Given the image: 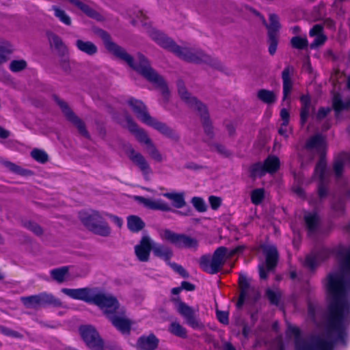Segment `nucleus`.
<instances>
[{
	"label": "nucleus",
	"instance_id": "nucleus-32",
	"mask_svg": "<svg viewBox=\"0 0 350 350\" xmlns=\"http://www.w3.org/2000/svg\"><path fill=\"white\" fill-rule=\"evenodd\" d=\"M76 46L79 51L88 55H94L98 51L97 46L90 41L79 39L76 41Z\"/></svg>",
	"mask_w": 350,
	"mask_h": 350
},
{
	"label": "nucleus",
	"instance_id": "nucleus-14",
	"mask_svg": "<svg viewBox=\"0 0 350 350\" xmlns=\"http://www.w3.org/2000/svg\"><path fill=\"white\" fill-rule=\"evenodd\" d=\"M124 152L132 163L137 167L143 174L152 173L149 162L141 152L135 150L131 146H126Z\"/></svg>",
	"mask_w": 350,
	"mask_h": 350
},
{
	"label": "nucleus",
	"instance_id": "nucleus-30",
	"mask_svg": "<svg viewBox=\"0 0 350 350\" xmlns=\"http://www.w3.org/2000/svg\"><path fill=\"white\" fill-rule=\"evenodd\" d=\"M69 267H62L51 271V275L58 283H62L71 280Z\"/></svg>",
	"mask_w": 350,
	"mask_h": 350
},
{
	"label": "nucleus",
	"instance_id": "nucleus-38",
	"mask_svg": "<svg viewBox=\"0 0 350 350\" xmlns=\"http://www.w3.org/2000/svg\"><path fill=\"white\" fill-rule=\"evenodd\" d=\"M264 23L267 25L268 29V35L272 33L273 35H277V32L280 28L278 16L274 14H269V24L267 25L264 19Z\"/></svg>",
	"mask_w": 350,
	"mask_h": 350
},
{
	"label": "nucleus",
	"instance_id": "nucleus-62",
	"mask_svg": "<svg viewBox=\"0 0 350 350\" xmlns=\"http://www.w3.org/2000/svg\"><path fill=\"white\" fill-rule=\"evenodd\" d=\"M185 167L191 170H199L202 169V166L192 162L187 163L185 165Z\"/></svg>",
	"mask_w": 350,
	"mask_h": 350
},
{
	"label": "nucleus",
	"instance_id": "nucleus-3",
	"mask_svg": "<svg viewBox=\"0 0 350 350\" xmlns=\"http://www.w3.org/2000/svg\"><path fill=\"white\" fill-rule=\"evenodd\" d=\"M149 35L162 48L174 53L185 61L193 63L204 62L219 70L224 68L221 62L217 59L208 56L200 50L187 47L181 48L171 38L156 29H152Z\"/></svg>",
	"mask_w": 350,
	"mask_h": 350
},
{
	"label": "nucleus",
	"instance_id": "nucleus-11",
	"mask_svg": "<svg viewBox=\"0 0 350 350\" xmlns=\"http://www.w3.org/2000/svg\"><path fill=\"white\" fill-rule=\"evenodd\" d=\"M178 94L189 107L198 110L201 117L206 120L208 118V113L206 107L200 103L195 97H193L187 92L185 84L183 81L178 82Z\"/></svg>",
	"mask_w": 350,
	"mask_h": 350
},
{
	"label": "nucleus",
	"instance_id": "nucleus-6",
	"mask_svg": "<svg viewBox=\"0 0 350 350\" xmlns=\"http://www.w3.org/2000/svg\"><path fill=\"white\" fill-rule=\"evenodd\" d=\"M79 219L93 233L105 237L111 234V230L109 226L104 221L99 212L94 210L81 211L79 213Z\"/></svg>",
	"mask_w": 350,
	"mask_h": 350
},
{
	"label": "nucleus",
	"instance_id": "nucleus-57",
	"mask_svg": "<svg viewBox=\"0 0 350 350\" xmlns=\"http://www.w3.org/2000/svg\"><path fill=\"white\" fill-rule=\"evenodd\" d=\"M290 131L291 129L288 127V124H284V123H282L278 130V133L280 135L284 137L285 138H287Z\"/></svg>",
	"mask_w": 350,
	"mask_h": 350
},
{
	"label": "nucleus",
	"instance_id": "nucleus-40",
	"mask_svg": "<svg viewBox=\"0 0 350 350\" xmlns=\"http://www.w3.org/2000/svg\"><path fill=\"white\" fill-rule=\"evenodd\" d=\"M169 331L174 335L181 338H185L187 336L186 329L183 327L179 323L176 321L172 322L170 324Z\"/></svg>",
	"mask_w": 350,
	"mask_h": 350
},
{
	"label": "nucleus",
	"instance_id": "nucleus-21",
	"mask_svg": "<svg viewBox=\"0 0 350 350\" xmlns=\"http://www.w3.org/2000/svg\"><path fill=\"white\" fill-rule=\"evenodd\" d=\"M109 319L112 324L121 332L129 333L131 329V322L123 314L115 313L113 315H109Z\"/></svg>",
	"mask_w": 350,
	"mask_h": 350
},
{
	"label": "nucleus",
	"instance_id": "nucleus-26",
	"mask_svg": "<svg viewBox=\"0 0 350 350\" xmlns=\"http://www.w3.org/2000/svg\"><path fill=\"white\" fill-rule=\"evenodd\" d=\"M350 164V153H342L335 159L334 164V171L336 176L339 177L342 175L343 169Z\"/></svg>",
	"mask_w": 350,
	"mask_h": 350
},
{
	"label": "nucleus",
	"instance_id": "nucleus-31",
	"mask_svg": "<svg viewBox=\"0 0 350 350\" xmlns=\"http://www.w3.org/2000/svg\"><path fill=\"white\" fill-rule=\"evenodd\" d=\"M329 256V252L327 250H322L318 255L308 256L306 258L305 264L310 269L314 268L321 261L324 260Z\"/></svg>",
	"mask_w": 350,
	"mask_h": 350
},
{
	"label": "nucleus",
	"instance_id": "nucleus-39",
	"mask_svg": "<svg viewBox=\"0 0 350 350\" xmlns=\"http://www.w3.org/2000/svg\"><path fill=\"white\" fill-rule=\"evenodd\" d=\"M52 10L54 12L55 16L57 18L60 22L68 26L71 25V18L64 10L57 5H53L52 6Z\"/></svg>",
	"mask_w": 350,
	"mask_h": 350
},
{
	"label": "nucleus",
	"instance_id": "nucleus-53",
	"mask_svg": "<svg viewBox=\"0 0 350 350\" xmlns=\"http://www.w3.org/2000/svg\"><path fill=\"white\" fill-rule=\"evenodd\" d=\"M25 226L37 235H40L42 233L41 227L37 224L28 221L25 224Z\"/></svg>",
	"mask_w": 350,
	"mask_h": 350
},
{
	"label": "nucleus",
	"instance_id": "nucleus-54",
	"mask_svg": "<svg viewBox=\"0 0 350 350\" xmlns=\"http://www.w3.org/2000/svg\"><path fill=\"white\" fill-rule=\"evenodd\" d=\"M168 265L172 268L174 271L179 273L183 278H187L189 276L188 273L181 265L175 262H169Z\"/></svg>",
	"mask_w": 350,
	"mask_h": 350
},
{
	"label": "nucleus",
	"instance_id": "nucleus-34",
	"mask_svg": "<svg viewBox=\"0 0 350 350\" xmlns=\"http://www.w3.org/2000/svg\"><path fill=\"white\" fill-rule=\"evenodd\" d=\"M127 226L131 232H138L144 228L145 223L138 216L130 215L127 217Z\"/></svg>",
	"mask_w": 350,
	"mask_h": 350
},
{
	"label": "nucleus",
	"instance_id": "nucleus-17",
	"mask_svg": "<svg viewBox=\"0 0 350 350\" xmlns=\"http://www.w3.org/2000/svg\"><path fill=\"white\" fill-rule=\"evenodd\" d=\"M125 126L130 132L133 133L137 142L141 144L144 145L145 147L153 142L147 132L144 129L139 127L138 125L131 118L126 119Z\"/></svg>",
	"mask_w": 350,
	"mask_h": 350
},
{
	"label": "nucleus",
	"instance_id": "nucleus-15",
	"mask_svg": "<svg viewBox=\"0 0 350 350\" xmlns=\"http://www.w3.org/2000/svg\"><path fill=\"white\" fill-rule=\"evenodd\" d=\"M280 167V160L277 157L269 156L264 163H256L252 166L251 173L254 177L261 176L266 172L273 173L276 172Z\"/></svg>",
	"mask_w": 350,
	"mask_h": 350
},
{
	"label": "nucleus",
	"instance_id": "nucleus-56",
	"mask_svg": "<svg viewBox=\"0 0 350 350\" xmlns=\"http://www.w3.org/2000/svg\"><path fill=\"white\" fill-rule=\"evenodd\" d=\"M331 111V108L329 107H321L318 111L316 118L317 120H321L325 118L327 115Z\"/></svg>",
	"mask_w": 350,
	"mask_h": 350
},
{
	"label": "nucleus",
	"instance_id": "nucleus-8",
	"mask_svg": "<svg viewBox=\"0 0 350 350\" xmlns=\"http://www.w3.org/2000/svg\"><path fill=\"white\" fill-rule=\"evenodd\" d=\"M162 240L167 241L180 248L196 249L198 245V241L185 234H177L165 229L160 232Z\"/></svg>",
	"mask_w": 350,
	"mask_h": 350
},
{
	"label": "nucleus",
	"instance_id": "nucleus-41",
	"mask_svg": "<svg viewBox=\"0 0 350 350\" xmlns=\"http://www.w3.org/2000/svg\"><path fill=\"white\" fill-rule=\"evenodd\" d=\"M49 42L52 46L58 49L59 51L64 52L66 49V46L63 43L62 39L53 33H49L48 36Z\"/></svg>",
	"mask_w": 350,
	"mask_h": 350
},
{
	"label": "nucleus",
	"instance_id": "nucleus-48",
	"mask_svg": "<svg viewBox=\"0 0 350 350\" xmlns=\"http://www.w3.org/2000/svg\"><path fill=\"white\" fill-rule=\"evenodd\" d=\"M269 36V53L273 55L275 53L278 46V35H273L272 33Z\"/></svg>",
	"mask_w": 350,
	"mask_h": 350
},
{
	"label": "nucleus",
	"instance_id": "nucleus-58",
	"mask_svg": "<svg viewBox=\"0 0 350 350\" xmlns=\"http://www.w3.org/2000/svg\"><path fill=\"white\" fill-rule=\"evenodd\" d=\"M208 200L213 209H217L221 204V199L218 197L211 196Z\"/></svg>",
	"mask_w": 350,
	"mask_h": 350
},
{
	"label": "nucleus",
	"instance_id": "nucleus-63",
	"mask_svg": "<svg viewBox=\"0 0 350 350\" xmlns=\"http://www.w3.org/2000/svg\"><path fill=\"white\" fill-rule=\"evenodd\" d=\"M181 288L187 291H193L194 290V285L188 282H183L181 283Z\"/></svg>",
	"mask_w": 350,
	"mask_h": 350
},
{
	"label": "nucleus",
	"instance_id": "nucleus-18",
	"mask_svg": "<svg viewBox=\"0 0 350 350\" xmlns=\"http://www.w3.org/2000/svg\"><path fill=\"white\" fill-rule=\"evenodd\" d=\"M55 102L62 109L63 113L68 120L72 122L79 130V132L84 137H88V133L85 129V125L77 117H76L67 103L59 98L55 97Z\"/></svg>",
	"mask_w": 350,
	"mask_h": 350
},
{
	"label": "nucleus",
	"instance_id": "nucleus-22",
	"mask_svg": "<svg viewBox=\"0 0 350 350\" xmlns=\"http://www.w3.org/2000/svg\"><path fill=\"white\" fill-rule=\"evenodd\" d=\"M325 147V141L321 135L312 137L306 143V150L310 152L321 154Z\"/></svg>",
	"mask_w": 350,
	"mask_h": 350
},
{
	"label": "nucleus",
	"instance_id": "nucleus-51",
	"mask_svg": "<svg viewBox=\"0 0 350 350\" xmlns=\"http://www.w3.org/2000/svg\"><path fill=\"white\" fill-rule=\"evenodd\" d=\"M27 66V63L25 60H14L10 64V68L13 72H18Z\"/></svg>",
	"mask_w": 350,
	"mask_h": 350
},
{
	"label": "nucleus",
	"instance_id": "nucleus-37",
	"mask_svg": "<svg viewBox=\"0 0 350 350\" xmlns=\"http://www.w3.org/2000/svg\"><path fill=\"white\" fill-rule=\"evenodd\" d=\"M39 297L41 306L46 305H52L54 306H62L61 301L51 294L41 293L39 295Z\"/></svg>",
	"mask_w": 350,
	"mask_h": 350
},
{
	"label": "nucleus",
	"instance_id": "nucleus-44",
	"mask_svg": "<svg viewBox=\"0 0 350 350\" xmlns=\"http://www.w3.org/2000/svg\"><path fill=\"white\" fill-rule=\"evenodd\" d=\"M11 50L8 48V44L3 42H0V65L6 62L8 59V55Z\"/></svg>",
	"mask_w": 350,
	"mask_h": 350
},
{
	"label": "nucleus",
	"instance_id": "nucleus-25",
	"mask_svg": "<svg viewBox=\"0 0 350 350\" xmlns=\"http://www.w3.org/2000/svg\"><path fill=\"white\" fill-rule=\"evenodd\" d=\"M152 252L154 256L164 260L167 264L170 262V260L173 256V252L170 247L154 241L153 243Z\"/></svg>",
	"mask_w": 350,
	"mask_h": 350
},
{
	"label": "nucleus",
	"instance_id": "nucleus-27",
	"mask_svg": "<svg viewBox=\"0 0 350 350\" xmlns=\"http://www.w3.org/2000/svg\"><path fill=\"white\" fill-rule=\"evenodd\" d=\"M293 72V68L291 66H287L284 69L282 73L284 99L288 97L292 90L293 82L291 80V75Z\"/></svg>",
	"mask_w": 350,
	"mask_h": 350
},
{
	"label": "nucleus",
	"instance_id": "nucleus-20",
	"mask_svg": "<svg viewBox=\"0 0 350 350\" xmlns=\"http://www.w3.org/2000/svg\"><path fill=\"white\" fill-rule=\"evenodd\" d=\"M134 199L150 209L162 211H170L172 210L170 206L161 199L152 200L139 196H134Z\"/></svg>",
	"mask_w": 350,
	"mask_h": 350
},
{
	"label": "nucleus",
	"instance_id": "nucleus-2",
	"mask_svg": "<svg viewBox=\"0 0 350 350\" xmlns=\"http://www.w3.org/2000/svg\"><path fill=\"white\" fill-rule=\"evenodd\" d=\"M100 36L109 52L126 63L130 67L137 70L148 81L154 84L160 90L163 101H167L170 92L166 83L161 76L150 68L148 60L143 55L138 54L133 58L123 48L113 42L106 32L101 31Z\"/></svg>",
	"mask_w": 350,
	"mask_h": 350
},
{
	"label": "nucleus",
	"instance_id": "nucleus-19",
	"mask_svg": "<svg viewBox=\"0 0 350 350\" xmlns=\"http://www.w3.org/2000/svg\"><path fill=\"white\" fill-rule=\"evenodd\" d=\"M327 176V172L326 170V163L323 159H321L315 167L314 174V177L315 178H319L320 181L318 189L319 196L320 198L325 197L327 193V189L325 185Z\"/></svg>",
	"mask_w": 350,
	"mask_h": 350
},
{
	"label": "nucleus",
	"instance_id": "nucleus-47",
	"mask_svg": "<svg viewBox=\"0 0 350 350\" xmlns=\"http://www.w3.org/2000/svg\"><path fill=\"white\" fill-rule=\"evenodd\" d=\"M31 155L36 161L42 163L48 161L47 154L42 150L33 149L31 152Z\"/></svg>",
	"mask_w": 350,
	"mask_h": 350
},
{
	"label": "nucleus",
	"instance_id": "nucleus-29",
	"mask_svg": "<svg viewBox=\"0 0 350 350\" xmlns=\"http://www.w3.org/2000/svg\"><path fill=\"white\" fill-rule=\"evenodd\" d=\"M301 103L300 117H301V123L304 124L307 121L310 113L314 109V106L312 105L310 98L307 95H304L300 98Z\"/></svg>",
	"mask_w": 350,
	"mask_h": 350
},
{
	"label": "nucleus",
	"instance_id": "nucleus-43",
	"mask_svg": "<svg viewBox=\"0 0 350 350\" xmlns=\"http://www.w3.org/2000/svg\"><path fill=\"white\" fill-rule=\"evenodd\" d=\"M239 283H240L242 290H241V293L240 297L238 301L237 305H238V306L240 307L243 304L244 300L245 299L246 293H247L246 288H247L248 284H247L246 278L245 277H243L242 275H240Z\"/></svg>",
	"mask_w": 350,
	"mask_h": 350
},
{
	"label": "nucleus",
	"instance_id": "nucleus-12",
	"mask_svg": "<svg viewBox=\"0 0 350 350\" xmlns=\"http://www.w3.org/2000/svg\"><path fill=\"white\" fill-rule=\"evenodd\" d=\"M263 252L266 256V263L260 265L259 273L262 279L267 278V271L274 269L277 265L278 254L276 247L273 245H264L262 247Z\"/></svg>",
	"mask_w": 350,
	"mask_h": 350
},
{
	"label": "nucleus",
	"instance_id": "nucleus-42",
	"mask_svg": "<svg viewBox=\"0 0 350 350\" xmlns=\"http://www.w3.org/2000/svg\"><path fill=\"white\" fill-rule=\"evenodd\" d=\"M21 301L27 308L41 306L39 295L21 297Z\"/></svg>",
	"mask_w": 350,
	"mask_h": 350
},
{
	"label": "nucleus",
	"instance_id": "nucleus-50",
	"mask_svg": "<svg viewBox=\"0 0 350 350\" xmlns=\"http://www.w3.org/2000/svg\"><path fill=\"white\" fill-rule=\"evenodd\" d=\"M191 203L197 211L204 212L206 210V205L204 200L199 197H193L191 199Z\"/></svg>",
	"mask_w": 350,
	"mask_h": 350
},
{
	"label": "nucleus",
	"instance_id": "nucleus-35",
	"mask_svg": "<svg viewBox=\"0 0 350 350\" xmlns=\"http://www.w3.org/2000/svg\"><path fill=\"white\" fill-rule=\"evenodd\" d=\"M257 97L259 100L266 104H273L276 101V94L271 90L261 89L257 92Z\"/></svg>",
	"mask_w": 350,
	"mask_h": 350
},
{
	"label": "nucleus",
	"instance_id": "nucleus-23",
	"mask_svg": "<svg viewBox=\"0 0 350 350\" xmlns=\"http://www.w3.org/2000/svg\"><path fill=\"white\" fill-rule=\"evenodd\" d=\"M309 35L314 38V42L310 44L312 49L323 45L327 40V37L323 33V27L321 25H315L310 30Z\"/></svg>",
	"mask_w": 350,
	"mask_h": 350
},
{
	"label": "nucleus",
	"instance_id": "nucleus-7",
	"mask_svg": "<svg viewBox=\"0 0 350 350\" xmlns=\"http://www.w3.org/2000/svg\"><path fill=\"white\" fill-rule=\"evenodd\" d=\"M96 294L97 300L93 301V304L101 308L108 319L109 315H113L115 313L123 314L125 312L123 308H120L118 300L113 295L105 293L98 288H97Z\"/></svg>",
	"mask_w": 350,
	"mask_h": 350
},
{
	"label": "nucleus",
	"instance_id": "nucleus-28",
	"mask_svg": "<svg viewBox=\"0 0 350 350\" xmlns=\"http://www.w3.org/2000/svg\"><path fill=\"white\" fill-rule=\"evenodd\" d=\"M145 150L149 158L155 163H161L166 160L165 155L161 152L154 142L146 146Z\"/></svg>",
	"mask_w": 350,
	"mask_h": 350
},
{
	"label": "nucleus",
	"instance_id": "nucleus-61",
	"mask_svg": "<svg viewBox=\"0 0 350 350\" xmlns=\"http://www.w3.org/2000/svg\"><path fill=\"white\" fill-rule=\"evenodd\" d=\"M280 118L282 121V123L288 124L290 119L289 112L286 109H282L280 111Z\"/></svg>",
	"mask_w": 350,
	"mask_h": 350
},
{
	"label": "nucleus",
	"instance_id": "nucleus-9",
	"mask_svg": "<svg viewBox=\"0 0 350 350\" xmlns=\"http://www.w3.org/2000/svg\"><path fill=\"white\" fill-rule=\"evenodd\" d=\"M81 337L92 350H103L104 343L96 330L91 325H83L79 328Z\"/></svg>",
	"mask_w": 350,
	"mask_h": 350
},
{
	"label": "nucleus",
	"instance_id": "nucleus-4",
	"mask_svg": "<svg viewBox=\"0 0 350 350\" xmlns=\"http://www.w3.org/2000/svg\"><path fill=\"white\" fill-rule=\"evenodd\" d=\"M127 103L137 118L142 122L152 127L161 135L173 142H176L179 141V135L165 123L152 117L148 112L146 107L142 101L135 98H130Z\"/></svg>",
	"mask_w": 350,
	"mask_h": 350
},
{
	"label": "nucleus",
	"instance_id": "nucleus-13",
	"mask_svg": "<svg viewBox=\"0 0 350 350\" xmlns=\"http://www.w3.org/2000/svg\"><path fill=\"white\" fill-rule=\"evenodd\" d=\"M97 288H66L62 289V292L67 296L75 299L84 301L87 303L93 304L96 301Z\"/></svg>",
	"mask_w": 350,
	"mask_h": 350
},
{
	"label": "nucleus",
	"instance_id": "nucleus-59",
	"mask_svg": "<svg viewBox=\"0 0 350 350\" xmlns=\"http://www.w3.org/2000/svg\"><path fill=\"white\" fill-rule=\"evenodd\" d=\"M217 317L218 320L224 323L227 324L228 322V314L226 312L223 311H217Z\"/></svg>",
	"mask_w": 350,
	"mask_h": 350
},
{
	"label": "nucleus",
	"instance_id": "nucleus-36",
	"mask_svg": "<svg viewBox=\"0 0 350 350\" xmlns=\"http://www.w3.org/2000/svg\"><path fill=\"white\" fill-rule=\"evenodd\" d=\"M305 223L309 233L314 232L319 224V217L316 213H307L304 215Z\"/></svg>",
	"mask_w": 350,
	"mask_h": 350
},
{
	"label": "nucleus",
	"instance_id": "nucleus-45",
	"mask_svg": "<svg viewBox=\"0 0 350 350\" xmlns=\"http://www.w3.org/2000/svg\"><path fill=\"white\" fill-rule=\"evenodd\" d=\"M291 43L293 47L297 49H303L308 46V40L306 38H302L299 36L293 37Z\"/></svg>",
	"mask_w": 350,
	"mask_h": 350
},
{
	"label": "nucleus",
	"instance_id": "nucleus-49",
	"mask_svg": "<svg viewBox=\"0 0 350 350\" xmlns=\"http://www.w3.org/2000/svg\"><path fill=\"white\" fill-rule=\"evenodd\" d=\"M5 165L12 172H15L16 174L21 175H26L29 174V171L21 168L20 166L16 165V164L11 163L10 161L5 162Z\"/></svg>",
	"mask_w": 350,
	"mask_h": 350
},
{
	"label": "nucleus",
	"instance_id": "nucleus-64",
	"mask_svg": "<svg viewBox=\"0 0 350 350\" xmlns=\"http://www.w3.org/2000/svg\"><path fill=\"white\" fill-rule=\"evenodd\" d=\"M110 217L117 226L121 227L122 226L123 221L121 218L114 215H110Z\"/></svg>",
	"mask_w": 350,
	"mask_h": 350
},
{
	"label": "nucleus",
	"instance_id": "nucleus-10",
	"mask_svg": "<svg viewBox=\"0 0 350 350\" xmlns=\"http://www.w3.org/2000/svg\"><path fill=\"white\" fill-rule=\"evenodd\" d=\"M176 309L184 318L187 325L194 329L202 327V323L197 317L198 309H194L181 301L176 302Z\"/></svg>",
	"mask_w": 350,
	"mask_h": 350
},
{
	"label": "nucleus",
	"instance_id": "nucleus-55",
	"mask_svg": "<svg viewBox=\"0 0 350 350\" xmlns=\"http://www.w3.org/2000/svg\"><path fill=\"white\" fill-rule=\"evenodd\" d=\"M267 295L272 304H277L279 301V294L272 290H267Z\"/></svg>",
	"mask_w": 350,
	"mask_h": 350
},
{
	"label": "nucleus",
	"instance_id": "nucleus-5",
	"mask_svg": "<svg viewBox=\"0 0 350 350\" xmlns=\"http://www.w3.org/2000/svg\"><path fill=\"white\" fill-rule=\"evenodd\" d=\"M243 250V247H238L230 252L225 247H218L212 256L208 255L202 256L199 259L200 268L211 274L217 273L222 267L228 257L239 253Z\"/></svg>",
	"mask_w": 350,
	"mask_h": 350
},
{
	"label": "nucleus",
	"instance_id": "nucleus-16",
	"mask_svg": "<svg viewBox=\"0 0 350 350\" xmlns=\"http://www.w3.org/2000/svg\"><path fill=\"white\" fill-rule=\"evenodd\" d=\"M154 241L148 234H144L139 243L135 246V253L141 262H147L151 250L153 251Z\"/></svg>",
	"mask_w": 350,
	"mask_h": 350
},
{
	"label": "nucleus",
	"instance_id": "nucleus-24",
	"mask_svg": "<svg viewBox=\"0 0 350 350\" xmlns=\"http://www.w3.org/2000/svg\"><path fill=\"white\" fill-rule=\"evenodd\" d=\"M159 339L154 335L144 336L137 341V345L142 350H154L158 347Z\"/></svg>",
	"mask_w": 350,
	"mask_h": 350
},
{
	"label": "nucleus",
	"instance_id": "nucleus-46",
	"mask_svg": "<svg viewBox=\"0 0 350 350\" xmlns=\"http://www.w3.org/2000/svg\"><path fill=\"white\" fill-rule=\"evenodd\" d=\"M265 197V190L263 189H256L252 191L251 193V200L253 204H259Z\"/></svg>",
	"mask_w": 350,
	"mask_h": 350
},
{
	"label": "nucleus",
	"instance_id": "nucleus-52",
	"mask_svg": "<svg viewBox=\"0 0 350 350\" xmlns=\"http://www.w3.org/2000/svg\"><path fill=\"white\" fill-rule=\"evenodd\" d=\"M83 12L86 14L88 16H91L92 18H96L97 16V13L92 8H91L88 5L82 1L81 5L79 7Z\"/></svg>",
	"mask_w": 350,
	"mask_h": 350
},
{
	"label": "nucleus",
	"instance_id": "nucleus-1",
	"mask_svg": "<svg viewBox=\"0 0 350 350\" xmlns=\"http://www.w3.org/2000/svg\"><path fill=\"white\" fill-rule=\"evenodd\" d=\"M340 267L330 273L327 279L326 288L329 299V323L331 333L304 338L297 327H290L288 334L293 336L295 350H332L333 342L331 334L342 339L350 317L348 295L350 293V248L340 245L336 250Z\"/></svg>",
	"mask_w": 350,
	"mask_h": 350
},
{
	"label": "nucleus",
	"instance_id": "nucleus-60",
	"mask_svg": "<svg viewBox=\"0 0 350 350\" xmlns=\"http://www.w3.org/2000/svg\"><path fill=\"white\" fill-rule=\"evenodd\" d=\"M215 147L216 150L223 156L228 157L230 154V151L221 144H216Z\"/></svg>",
	"mask_w": 350,
	"mask_h": 350
},
{
	"label": "nucleus",
	"instance_id": "nucleus-33",
	"mask_svg": "<svg viewBox=\"0 0 350 350\" xmlns=\"http://www.w3.org/2000/svg\"><path fill=\"white\" fill-rule=\"evenodd\" d=\"M163 196L171 200L172 205L176 208H183L186 204L184 193H165Z\"/></svg>",
	"mask_w": 350,
	"mask_h": 350
}]
</instances>
